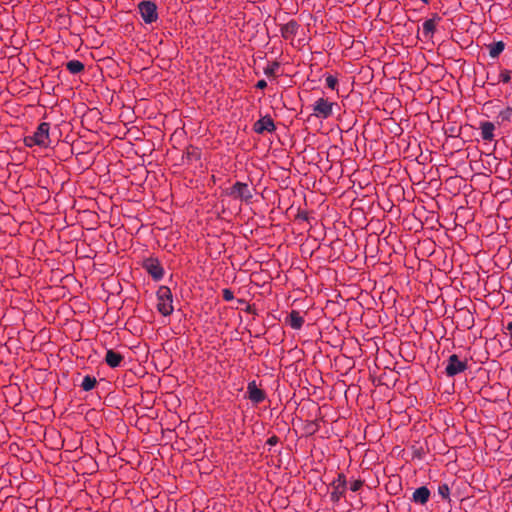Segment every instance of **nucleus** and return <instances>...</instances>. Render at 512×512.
Wrapping results in <instances>:
<instances>
[{
    "instance_id": "obj_1",
    "label": "nucleus",
    "mask_w": 512,
    "mask_h": 512,
    "mask_svg": "<svg viewBox=\"0 0 512 512\" xmlns=\"http://www.w3.org/2000/svg\"><path fill=\"white\" fill-rule=\"evenodd\" d=\"M49 132L50 124L48 122H42L32 135H28L24 138V144L30 148L33 146L47 148L51 142Z\"/></svg>"
},
{
    "instance_id": "obj_2",
    "label": "nucleus",
    "mask_w": 512,
    "mask_h": 512,
    "mask_svg": "<svg viewBox=\"0 0 512 512\" xmlns=\"http://www.w3.org/2000/svg\"><path fill=\"white\" fill-rule=\"evenodd\" d=\"M157 310L163 316H169L173 313V295L169 287L160 286L156 292Z\"/></svg>"
},
{
    "instance_id": "obj_3",
    "label": "nucleus",
    "mask_w": 512,
    "mask_h": 512,
    "mask_svg": "<svg viewBox=\"0 0 512 512\" xmlns=\"http://www.w3.org/2000/svg\"><path fill=\"white\" fill-rule=\"evenodd\" d=\"M225 194L233 199L250 203L253 198V189L247 183L237 181L226 189Z\"/></svg>"
},
{
    "instance_id": "obj_4",
    "label": "nucleus",
    "mask_w": 512,
    "mask_h": 512,
    "mask_svg": "<svg viewBox=\"0 0 512 512\" xmlns=\"http://www.w3.org/2000/svg\"><path fill=\"white\" fill-rule=\"evenodd\" d=\"M336 105L326 98H318L312 105V115L320 119H327L332 116L333 107Z\"/></svg>"
},
{
    "instance_id": "obj_5",
    "label": "nucleus",
    "mask_w": 512,
    "mask_h": 512,
    "mask_svg": "<svg viewBox=\"0 0 512 512\" xmlns=\"http://www.w3.org/2000/svg\"><path fill=\"white\" fill-rule=\"evenodd\" d=\"M138 11L145 24H152L158 19L157 6L153 1H141L138 4Z\"/></svg>"
},
{
    "instance_id": "obj_6",
    "label": "nucleus",
    "mask_w": 512,
    "mask_h": 512,
    "mask_svg": "<svg viewBox=\"0 0 512 512\" xmlns=\"http://www.w3.org/2000/svg\"><path fill=\"white\" fill-rule=\"evenodd\" d=\"M468 368L467 360H460L458 355L452 354L447 359L445 373L448 377H454Z\"/></svg>"
},
{
    "instance_id": "obj_7",
    "label": "nucleus",
    "mask_w": 512,
    "mask_h": 512,
    "mask_svg": "<svg viewBox=\"0 0 512 512\" xmlns=\"http://www.w3.org/2000/svg\"><path fill=\"white\" fill-rule=\"evenodd\" d=\"M346 477L343 473H339L337 478L331 483L332 492L330 493V500L333 503H338L346 492Z\"/></svg>"
},
{
    "instance_id": "obj_8",
    "label": "nucleus",
    "mask_w": 512,
    "mask_h": 512,
    "mask_svg": "<svg viewBox=\"0 0 512 512\" xmlns=\"http://www.w3.org/2000/svg\"><path fill=\"white\" fill-rule=\"evenodd\" d=\"M143 268L155 281H159L164 276V269L156 258H147L143 262Z\"/></svg>"
},
{
    "instance_id": "obj_9",
    "label": "nucleus",
    "mask_w": 512,
    "mask_h": 512,
    "mask_svg": "<svg viewBox=\"0 0 512 512\" xmlns=\"http://www.w3.org/2000/svg\"><path fill=\"white\" fill-rule=\"evenodd\" d=\"M247 398L255 405L266 399V393L257 386L255 380L250 381L247 385Z\"/></svg>"
},
{
    "instance_id": "obj_10",
    "label": "nucleus",
    "mask_w": 512,
    "mask_h": 512,
    "mask_svg": "<svg viewBox=\"0 0 512 512\" xmlns=\"http://www.w3.org/2000/svg\"><path fill=\"white\" fill-rule=\"evenodd\" d=\"M276 129L273 119L270 115H266L257 120L253 125V130L257 134H263L265 132L272 133Z\"/></svg>"
},
{
    "instance_id": "obj_11",
    "label": "nucleus",
    "mask_w": 512,
    "mask_h": 512,
    "mask_svg": "<svg viewBox=\"0 0 512 512\" xmlns=\"http://www.w3.org/2000/svg\"><path fill=\"white\" fill-rule=\"evenodd\" d=\"M480 135L484 141H493L495 138V124L490 121H482L479 125Z\"/></svg>"
},
{
    "instance_id": "obj_12",
    "label": "nucleus",
    "mask_w": 512,
    "mask_h": 512,
    "mask_svg": "<svg viewBox=\"0 0 512 512\" xmlns=\"http://www.w3.org/2000/svg\"><path fill=\"white\" fill-rule=\"evenodd\" d=\"M299 30V24L296 20H290L280 28L281 36L284 39L294 38Z\"/></svg>"
},
{
    "instance_id": "obj_13",
    "label": "nucleus",
    "mask_w": 512,
    "mask_h": 512,
    "mask_svg": "<svg viewBox=\"0 0 512 512\" xmlns=\"http://www.w3.org/2000/svg\"><path fill=\"white\" fill-rule=\"evenodd\" d=\"M292 329L300 330L304 324V318L297 310H292L285 320Z\"/></svg>"
},
{
    "instance_id": "obj_14",
    "label": "nucleus",
    "mask_w": 512,
    "mask_h": 512,
    "mask_svg": "<svg viewBox=\"0 0 512 512\" xmlns=\"http://www.w3.org/2000/svg\"><path fill=\"white\" fill-rule=\"evenodd\" d=\"M430 497V490L426 486L417 488L412 495V501L421 505L428 502Z\"/></svg>"
},
{
    "instance_id": "obj_15",
    "label": "nucleus",
    "mask_w": 512,
    "mask_h": 512,
    "mask_svg": "<svg viewBox=\"0 0 512 512\" xmlns=\"http://www.w3.org/2000/svg\"><path fill=\"white\" fill-rule=\"evenodd\" d=\"M122 361L123 356L120 353L115 352L112 349L107 350L105 355V362L109 367L117 368L121 365Z\"/></svg>"
},
{
    "instance_id": "obj_16",
    "label": "nucleus",
    "mask_w": 512,
    "mask_h": 512,
    "mask_svg": "<svg viewBox=\"0 0 512 512\" xmlns=\"http://www.w3.org/2000/svg\"><path fill=\"white\" fill-rule=\"evenodd\" d=\"M441 20L438 14H434L432 18L427 19L422 24L423 34L425 36H432L436 29V23Z\"/></svg>"
},
{
    "instance_id": "obj_17",
    "label": "nucleus",
    "mask_w": 512,
    "mask_h": 512,
    "mask_svg": "<svg viewBox=\"0 0 512 512\" xmlns=\"http://www.w3.org/2000/svg\"><path fill=\"white\" fill-rule=\"evenodd\" d=\"M489 55L491 58H497L505 49L503 41L494 42L488 45Z\"/></svg>"
},
{
    "instance_id": "obj_18",
    "label": "nucleus",
    "mask_w": 512,
    "mask_h": 512,
    "mask_svg": "<svg viewBox=\"0 0 512 512\" xmlns=\"http://www.w3.org/2000/svg\"><path fill=\"white\" fill-rule=\"evenodd\" d=\"M84 64L79 60H70L66 63V69L71 74H79L84 70Z\"/></svg>"
},
{
    "instance_id": "obj_19",
    "label": "nucleus",
    "mask_w": 512,
    "mask_h": 512,
    "mask_svg": "<svg viewBox=\"0 0 512 512\" xmlns=\"http://www.w3.org/2000/svg\"><path fill=\"white\" fill-rule=\"evenodd\" d=\"M96 383L97 380L94 376L86 375L84 376L80 386L84 391H91L95 388Z\"/></svg>"
},
{
    "instance_id": "obj_20",
    "label": "nucleus",
    "mask_w": 512,
    "mask_h": 512,
    "mask_svg": "<svg viewBox=\"0 0 512 512\" xmlns=\"http://www.w3.org/2000/svg\"><path fill=\"white\" fill-rule=\"evenodd\" d=\"M280 65L278 62L274 61V62H271L269 63L264 69H263V72L266 76L268 77H271V76H275L278 69H279Z\"/></svg>"
},
{
    "instance_id": "obj_21",
    "label": "nucleus",
    "mask_w": 512,
    "mask_h": 512,
    "mask_svg": "<svg viewBox=\"0 0 512 512\" xmlns=\"http://www.w3.org/2000/svg\"><path fill=\"white\" fill-rule=\"evenodd\" d=\"M438 494L445 500L450 499V487L447 483H442L438 486Z\"/></svg>"
},
{
    "instance_id": "obj_22",
    "label": "nucleus",
    "mask_w": 512,
    "mask_h": 512,
    "mask_svg": "<svg viewBox=\"0 0 512 512\" xmlns=\"http://www.w3.org/2000/svg\"><path fill=\"white\" fill-rule=\"evenodd\" d=\"M325 82L328 88L335 90L338 85V79L333 75H328L325 78Z\"/></svg>"
},
{
    "instance_id": "obj_23",
    "label": "nucleus",
    "mask_w": 512,
    "mask_h": 512,
    "mask_svg": "<svg viewBox=\"0 0 512 512\" xmlns=\"http://www.w3.org/2000/svg\"><path fill=\"white\" fill-rule=\"evenodd\" d=\"M511 81V71L504 69L499 74V82L509 83Z\"/></svg>"
},
{
    "instance_id": "obj_24",
    "label": "nucleus",
    "mask_w": 512,
    "mask_h": 512,
    "mask_svg": "<svg viewBox=\"0 0 512 512\" xmlns=\"http://www.w3.org/2000/svg\"><path fill=\"white\" fill-rule=\"evenodd\" d=\"M512 116V108L506 107L499 113V117L502 119V121H510Z\"/></svg>"
},
{
    "instance_id": "obj_25",
    "label": "nucleus",
    "mask_w": 512,
    "mask_h": 512,
    "mask_svg": "<svg viewBox=\"0 0 512 512\" xmlns=\"http://www.w3.org/2000/svg\"><path fill=\"white\" fill-rule=\"evenodd\" d=\"M363 481L360 480V479H356V480H353L350 482V490L353 491V492H357L358 490L361 489V487L363 486Z\"/></svg>"
},
{
    "instance_id": "obj_26",
    "label": "nucleus",
    "mask_w": 512,
    "mask_h": 512,
    "mask_svg": "<svg viewBox=\"0 0 512 512\" xmlns=\"http://www.w3.org/2000/svg\"><path fill=\"white\" fill-rule=\"evenodd\" d=\"M222 296L225 301H232L234 299V294L232 290L228 288L222 290Z\"/></svg>"
},
{
    "instance_id": "obj_27",
    "label": "nucleus",
    "mask_w": 512,
    "mask_h": 512,
    "mask_svg": "<svg viewBox=\"0 0 512 512\" xmlns=\"http://www.w3.org/2000/svg\"><path fill=\"white\" fill-rule=\"evenodd\" d=\"M279 443V438L276 436V435H272L270 436L267 441H266V444L270 447L272 446H275Z\"/></svg>"
},
{
    "instance_id": "obj_28",
    "label": "nucleus",
    "mask_w": 512,
    "mask_h": 512,
    "mask_svg": "<svg viewBox=\"0 0 512 512\" xmlns=\"http://www.w3.org/2000/svg\"><path fill=\"white\" fill-rule=\"evenodd\" d=\"M267 87V82L264 80V79H261L259 80L257 83H256V88L257 89H264Z\"/></svg>"
},
{
    "instance_id": "obj_29",
    "label": "nucleus",
    "mask_w": 512,
    "mask_h": 512,
    "mask_svg": "<svg viewBox=\"0 0 512 512\" xmlns=\"http://www.w3.org/2000/svg\"><path fill=\"white\" fill-rule=\"evenodd\" d=\"M506 329L509 331V333L512 335V322H509L506 326Z\"/></svg>"
},
{
    "instance_id": "obj_30",
    "label": "nucleus",
    "mask_w": 512,
    "mask_h": 512,
    "mask_svg": "<svg viewBox=\"0 0 512 512\" xmlns=\"http://www.w3.org/2000/svg\"><path fill=\"white\" fill-rule=\"evenodd\" d=\"M423 3L428 4L429 0H421Z\"/></svg>"
}]
</instances>
